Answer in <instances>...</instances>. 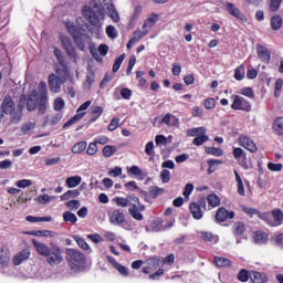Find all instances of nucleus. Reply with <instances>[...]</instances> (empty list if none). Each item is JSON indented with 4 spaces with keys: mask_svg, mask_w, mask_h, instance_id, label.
Masks as SVG:
<instances>
[{
    "mask_svg": "<svg viewBox=\"0 0 283 283\" xmlns=\"http://www.w3.org/2000/svg\"><path fill=\"white\" fill-rule=\"evenodd\" d=\"M206 202H208L209 207L216 208L220 207V197L216 193L208 195Z\"/></svg>",
    "mask_w": 283,
    "mask_h": 283,
    "instance_id": "32",
    "label": "nucleus"
},
{
    "mask_svg": "<svg viewBox=\"0 0 283 283\" xmlns=\"http://www.w3.org/2000/svg\"><path fill=\"white\" fill-rule=\"evenodd\" d=\"M256 54L263 63H269L271 61V51L262 44H256Z\"/></svg>",
    "mask_w": 283,
    "mask_h": 283,
    "instance_id": "19",
    "label": "nucleus"
},
{
    "mask_svg": "<svg viewBox=\"0 0 283 283\" xmlns=\"http://www.w3.org/2000/svg\"><path fill=\"white\" fill-rule=\"evenodd\" d=\"M66 30L73 36L75 44L77 45L78 50L81 52H85V36L81 31H78V28H76V24L73 22L66 23Z\"/></svg>",
    "mask_w": 283,
    "mask_h": 283,
    "instance_id": "9",
    "label": "nucleus"
},
{
    "mask_svg": "<svg viewBox=\"0 0 283 283\" xmlns=\"http://www.w3.org/2000/svg\"><path fill=\"white\" fill-rule=\"evenodd\" d=\"M201 239L203 242H212L216 244L218 242L219 238L218 235L213 234V232H200Z\"/></svg>",
    "mask_w": 283,
    "mask_h": 283,
    "instance_id": "31",
    "label": "nucleus"
},
{
    "mask_svg": "<svg viewBox=\"0 0 283 283\" xmlns=\"http://www.w3.org/2000/svg\"><path fill=\"white\" fill-rule=\"evenodd\" d=\"M235 182H237V191L239 196H247L244 191V184L242 182V177L238 174V170H234Z\"/></svg>",
    "mask_w": 283,
    "mask_h": 283,
    "instance_id": "28",
    "label": "nucleus"
},
{
    "mask_svg": "<svg viewBox=\"0 0 283 283\" xmlns=\"http://www.w3.org/2000/svg\"><path fill=\"white\" fill-rule=\"evenodd\" d=\"M15 187L19 189H25L28 187H32V180L30 179H21L15 182Z\"/></svg>",
    "mask_w": 283,
    "mask_h": 283,
    "instance_id": "56",
    "label": "nucleus"
},
{
    "mask_svg": "<svg viewBox=\"0 0 283 283\" xmlns=\"http://www.w3.org/2000/svg\"><path fill=\"white\" fill-rule=\"evenodd\" d=\"M214 264L218 266V269H224L227 266H231L233 263L231 260L222 256H216L214 258Z\"/></svg>",
    "mask_w": 283,
    "mask_h": 283,
    "instance_id": "27",
    "label": "nucleus"
},
{
    "mask_svg": "<svg viewBox=\"0 0 283 283\" xmlns=\"http://www.w3.org/2000/svg\"><path fill=\"white\" fill-rule=\"evenodd\" d=\"M106 34L109 39H116V36H118V33L116 32V27L108 25L106 28Z\"/></svg>",
    "mask_w": 283,
    "mask_h": 283,
    "instance_id": "60",
    "label": "nucleus"
},
{
    "mask_svg": "<svg viewBox=\"0 0 283 283\" xmlns=\"http://www.w3.org/2000/svg\"><path fill=\"white\" fill-rule=\"evenodd\" d=\"M282 6V0H270V12H277Z\"/></svg>",
    "mask_w": 283,
    "mask_h": 283,
    "instance_id": "59",
    "label": "nucleus"
},
{
    "mask_svg": "<svg viewBox=\"0 0 283 283\" xmlns=\"http://www.w3.org/2000/svg\"><path fill=\"white\" fill-rule=\"evenodd\" d=\"M27 222H52V217H34V216H28L25 218Z\"/></svg>",
    "mask_w": 283,
    "mask_h": 283,
    "instance_id": "41",
    "label": "nucleus"
},
{
    "mask_svg": "<svg viewBox=\"0 0 283 283\" xmlns=\"http://www.w3.org/2000/svg\"><path fill=\"white\" fill-rule=\"evenodd\" d=\"M25 235H35L36 238H55L56 232L52 230H31Z\"/></svg>",
    "mask_w": 283,
    "mask_h": 283,
    "instance_id": "22",
    "label": "nucleus"
},
{
    "mask_svg": "<svg viewBox=\"0 0 283 283\" xmlns=\"http://www.w3.org/2000/svg\"><path fill=\"white\" fill-rule=\"evenodd\" d=\"M160 266H163V259L153 256L146 260V266H144L142 271L145 275H149L151 271H156L157 269H160Z\"/></svg>",
    "mask_w": 283,
    "mask_h": 283,
    "instance_id": "12",
    "label": "nucleus"
},
{
    "mask_svg": "<svg viewBox=\"0 0 283 283\" xmlns=\"http://www.w3.org/2000/svg\"><path fill=\"white\" fill-rule=\"evenodd\" d=\"M255 242H260L264 244L269 241V235H266V232H256L254 237Z\"/></svg>",
    "mask_w": 283,
    "mask_h": 283,
    "instance_id": "55",
    "label": "nucleus"
},
{
    "mask_svg": "<svg viewBox=\"0 0 283 283\" xmlns=\"http://www.w3.org/2000/svg\"><path fill=\"white\" fill-rule=\"evenodd\" d=\"M115 203L117 207H129L128 213L132 216L134 220H137L138 222H142V220H145V217L143 216V211H145V205L140 203V199L134 195L127 196V198L123 197H116Z\"/></svg>",
    "mask_w": 283,
    "mask_h": 283,
    "instance_id": "2",
    "label": "nucleus"
},
{
    "mask_svg": "<svg viewBox=\"0 0 283 283\" xmlns=\"http://www.w3.org/2000/svg\"><path fill=\"white\" fill-rule=\"evenodd\" d=\"M32 244L39 255H42V258H48L51 247H48L45 243L39 242L36 239H32Z\"/></svg>",
    "mask_w": 283,
    "mask_h": 283,
    "instance_id": "20",
    "label": "nucleus"
},
{
    "mask_svg": "<svg viewBox=\"0 0 283 283\" xmlns=\"http://www.w3.org/2000/svg\"><path fill=\"white\" fill-rule=\"evenodd\" d=\"M149 30H137L133 33V36L130 38L135 43H138V41H140V39L147 36Z\"/></svg>",
    "mask_w": 283,
    "mask_h": 283,
    "instance_id": "47",
    "label": "nucleus"
},
{
    "mask_svg": "<svg viewBox=\"0 0 283 283\" xmlns=\"http://www.w3.org/2000/svg\"><path fill=\"white\" fill-rule=\"evenodd\" d=\"M48 105H50V97H48V84L43 81L40 82L38 91L33 90L27 98L28 112H35L43 116L48 112Z\"/></svg>",
    "mask_w": 283,
    "mask_h": 283,
    "instance_id": "1",
    "label": "nucleus"
},
{
    "mask_svg": "<svg viewBox=\"0 0 283 283\" xmlns=\"http://www.w3.org/2000/svg\"><path fill=\"white\" fill-rule=\"evenodd\" d=\"M74 240L77 243V245L80 247V249H82L83 251H90V244H87L85 239H83L81 237H74Z\"/></svg>",
    "mask_w": 283,
    "mask_h": 283,
    "instance_id": "51",
    "label": "nucleus"
},
{
    "mask_svg": "<svg viewBox=\"0 0 283 283\" xmlns=\"http://www.w3.org/2000/svg\"><path fill=\"white\" fill-rule=\"evenodd\" d=\"M272 129L277 136H283V117H279L273 122Z\"/></svg>",
    "mask_w": 283,
    "mask_h": 283,
    "instance_id": "29",
    "label": "nucleus"
},
{
    "mask_svg": "<svg viewBox=\"0 0 283 283\" xmlns=\"http://www.w3.org/2000/svg\"><path fill=\"white\" fill-rule=\"evenodd\" d=\"M238 143L240 147H243L251 154H255V151H258V145H255V142H253V139L247 135H240Z\"/></svg>",
    "mask_w": 283,
    "mask_h": 283,
    "instance_id": "13",
    "label": "nucleus"
},
{
    "mask_svg": "<svg viewBox=\"0 0 283 283\" xmlns=\"http://www.w3.org/2000/svg\"><path fill=\"white\" fill-rule=\"evenodd\" d=\"M209 140V135L206 134H199L197 135V137L193 138L192 140V145H195L196 147H202V145H205V143H208Z\"/></svg>",
    "mask_w": 283,
    "mask_h": 283,
    "instance_id": "30",
    "label": "nucleus"
},
{
    "mask_svg": "<svg viewBox=\"0 0 283 283\" xmlns=\"http://www.w3.org/2000/svg\"><path fill=\"white\" fill-rule=\"evenodd\" d=\"M233 103L231 104V109L239 112H250L251 102L240 95H231Z\"/></svg>",
    "mask_w": 283,
    "mask_h": 283,
    "instance_id": "10",
    "label": "nucleus"
},
{
    "mask_svg": "<svg viewBox=\"0 0 283 283\" xmlns=\"http://www.w3.org/2000/svg\"><path fill=\"white\" fill-rule=\"evenodd\" d=\"M242 96H247L248 98H255V93H253V88L251 87H243L241 90Z\"/></svg>",
    "mask_w": 283,
    "mask_h": 283,
    "instance_id": "64",
    "label": "nucleus"
},
{
    "mask_svg": "<svg viewBox=\"0 0 283 283\" xmlns=\"http://www.w3.org/2000/svg\"><path fill=\"white\" fill-rule=\"evenodd\" d=\"M116 151H117L116 146H112V145H106L102 149V154H103L104 158H112L114 156V154H116Z\"/></svg>",
    "mask_w": 283,
    "mask_h": 283,
    "instance_id": "36",
    "label": "nucleus"
},
{
    "mask_svg": "<svg viewBox=\"0 0 283 283\" xmlns=\"http://www.w3.org/2000/svg\"><path fill=\"white\" fill-rule=\"evenodd\" d=\"M206 154H209L210 156H222L223 151L220 148L217 147H206Z\"/></svg>",
    "mask_w": 283,
    "mask_h": 283,
    "instance_id": "53",
    "label": "nucleus"
},
{
    "mask_svg": "<svg viewBox=\"0 0 283 283\" xmlns=\"http://www.w3.org/2000/svg\"><path fill=\"white\" fill-rule=\"evenodd\" d=\"M101 6H108L107 11L111 14V19L118 23L120 21V17H118V11H116V8L114 7V3H112V0H97Z\"/></svg>",
    "mask_w": 283,
    "mask_h": 283,
    "instance_id": "16",
    "label": "nucleus"
},
{
    "mask_svg": "<svg viewBox=\"0 0 283 283\" xmlns=\"http://www.w3.org/2000/svg\"><path fill=\"white\" fill-rule=\"evenodd\" d=\"M104 108L103 106H94L91 111V118L88 123H96L99 116H103Z\"/></svg>",
    "mask_w": 283,
    "mask_h": 283,
    "instance_id": "24",
    "label": "nucleus"
},
{
    "mask_svg": "<svg viewBox=\"0 0 283 283\" xmlns=\"http://www.w3.org/2000/svg\"><path fill=\"white\" fill-rule=\"evenodd\" d=\"M205 108L206 109H214L216 108V98L213 97H208L205 103Z\"/></svg>",
    "mask_w": 283,
    "mask_h": 283,
    "instance_id": "62",
    "label": "nucleus"
},
{
    "mask_svg": "<svg viewBox=\"0 0 283 283\" xmlns=\"http://www.w3.org/2000/svg\"><path fill=\"white\" fill-rule=\"evenodd\" d=\"M60 41L62 43V48L65 50L69 56H76V50H74V46H72V41H70V38L62 35L60 36Z\"/></svg>",
    "mask_w": 283,
    "mask_h": 283,
    "instance_id": "21",
    "label": "nucleus"
},
{
    "mask_svg": "<svg viewBox=\"0 0 283 283\" xmlns=\"http://www.w3.org/2000/svg\"><path fill=\"white\" fill-rule=\"evenodd\" d=\"M86 154L88 156H96V154H98V146L94 142L90 143L86 148Z\"/></svg>",
    "mask_w": 283,
    "mask_h": 283,
    "instance_id": "52",
    "label": "nucleus"
},
{
    "mask_svg": "<svg viewBox=\"0 0 283 283\" xmlns=\"http://www.w3.org/2000/svg\"><path fill=\"white\" fill-rule=\"evenodd\" d=\"M235 218V212L229 211L224 207H220L216 212L217 222H227V220H233Z\"/></svg>",
    "mask_w": 283,
    "mask_h": 283,
    "instance_id": "14",
    "label": "nucleus"
},
{
    "mask_svg": "<svg viewBox=\"0 0 283 283\" xmlns=\"http://www.w3.org/2000/svg\"><path fill=\"white\" fill-rule=\"evenodd\" d=\"M244 231H247V226L243 222H237L233 226L234 235H244Z\"/></svg>",
    "mask_w": 283,
    "mask_h": 283,
    "instance_id": "43",
    "label": "nucleus"
},
{
    "mask_svg": "<svg viewBox=\"0 0 283 283\" xmlns=\"http://www.w3.org/2000/svg\"><path fill=\"white\" fill-rule=\"evenodd\" d=\"M66 261L74 273H81L85 269V254L74 249H66Z\"/></svg>",
    "mask_w": 283,
    "mask_h": 283,
    "instance_id": "3",
    "label": "nucleus"
},
{
    "mask_svg": "<svg viewBox=\"0 0 283 283\" xmlns=\"http://www.w3.org/2000/svg\"><path fill=\"white\" fill-rule=\"evenodd\" d=\"M145 154L146 156H150V158H154L156 156V151L154 150V142H148L146 144Z\"/></svg>",
    "mask_w": 283,
    "mask_h": 283,
    "instance_id": "54",
    "label": "nucleus"
},
{
    "mask_svg": "<svg viewBox=\"0 0 283 283\" xmlns=\"http://www.w3.org/2000/svg\"><path fill=\"white\" fill-rule=\"evenodd\" d=\"M226 10L231 14V17H234L239 21H247V15H244V13H242V11H240V9L232 2L226 3Z\"/></svg>",
    "mask_w": 283,
    "mask_h": 283,
    "instance_id": "15",
    "label": "nucleus"
},
{
    "mask_svg": "<svg viewBox=\"0 0 283 283\" xmlns=\"http://www.w3.org/2000/svg\"><path fill=\"white\" fill-rule=\"evenodd\" d=\"M245 67L244 64H241L234 70V78L235 81H244Z\"/></svg>",
    "mask_w": 283,
    "mask_h": 283,
    "instance_id": "40",
    "label": "nucleus"
},
{
    "mask_svg": "<svg viewBox=\"0 0 283 283\" xmlns=\"http://www.w3.org/2000/svg\"><path fill=\"white\" fill-rule=\"evenodd\" d=\"M65 206L69 209H71L72 211H76V209H78V207H81V201L73 199V200L66 201Z\"/></svg>",
    "mask_w": 283,
    "mask_h": 283,
    "instance_id": "58",
    "label": "nucleus"
},
{
    "mask_svg": "<svg viewBox=\"0 0 283 283\" xmlns=\"http://www.w3.org/2000/svg\"><path fill=\"white\" fill-rule=\"evenodd\" d=\"M63 220L64 222H72V224H76L78 218H76V214H74V212L65 211L63 213Z\"/></svg>",
    "mask_w": 283,
    "mask_h": 283,
    "instance_id": "46",
    "label": "nucleus"
},
{
    "mask_svg": "<svg viewBox=\"0 0 283 283\" xmlns=\"http://www.w3.org/2000/svg\"><path fill=\"white\" fill-rule=\"evenodd\" d=\"M261 220L269 227H282L283 211L280 208H275L271 212H263Z\"/></svg>",
    "mask_w": 283,
    "mask_h": 283,
    "instance_id": "6",
    "label": "nucleus"
},
{
    "mask_svg": "<svg viewBox=\"0 0 283 283\" xmlns=\"http://www.w3.org/2000/svg\"><path fill=\"white\" fill-rule=\"evenodd\" d=\"M53 107H54L55 112H62L65 107V101L62 97L55 98Z\"/></svg>",
    "mask_w": 283,
    "mask_h": 283,
    "instance_id": "50",
    "label": "nucleus"
},
{
    "mask_svg": "<svg viewBox=\"0 0 283 283\" xmlns=\"http://www.w3.org/2000/svg\"><path fill=\"white\" fill-rule=\"evenodd\" d=\"M87 149V142H80V143H76L71 151L72 154H83V151H85Z\"/></svg>",
    "mask_w": 283,
    "mask_h": 283,
    "instance_id": "35",
    "label": "nucleus"
},
{
    "mask_svg": "<svg viewBox=\"0 0 283 283\" xmlns=\"http://www.w3.org/2000/svg\"><path fill=\"white\" fill-rule=\"evenodd\" d=\"M150 191V198L153 200H156V198H158V196H163V193H165V188H160L158 186H151L149 188Z\"/></svg>",
    "mask_w": 283,
    "mask_h": 283,
    "instance_id": "39",
    "label": "nucleus"
},
{
    "mask_svg": "<svg viewBox=\"0 0 283 283\" xmlns=\"http://www.w3.org/2000/svg\"><path fill=\"white\" fill-rule=\"evenodd\" d=\"M94 143L96 145H107V143H109V137L105 135L97 136L94 138Z\"/></svg>",
    "mask_w": 283,
    "mask_h": 283,
    "instance_id": "61",
    "label": "nucleus"
},
{
    "mask_svg": "<svg viewBox=\"0 0 283 283\" xmlns=\"http://www.w3.org/2000/svg\"><path fill=\"white\" fill-rule=\"evenodd\" d=\"M250 280L252 283H268L269 276L264 272L251 271Z\"/></svg>",
    "mask_w": 283,
    "mask_h": 283,
    "instance_id": "23",
    "label": "nucleus"
},
{
    "mask_svg": "<svg viewBox=\"0 0 283 283\" xmlns=\"http://www.w3.org/2000/svg\"><path fill=\"white\" fill-rule=\"evenodd\" d=\"M25 260H30V250L28 249H24L18 252L12 259V264L14 266H19L20 264H23Z\"/></svg>",
    "mask_w": 283,
    "mask_h": 283,
    "instance_id": "18",
    "label": "nucleus"
},
{
    "mask_svg": "<svg viewBox=\"0 0 283 283\" xmlns=\"http://www.w3.org/2000/svg\"><path fill=\"white\" fill-rule=\"evenodd\" d=\"M199 134H207V128L205 126H201V127H197V128H189L187 132H186V135L187 136H190V137H198Z\"/></svg>",
    "mask_w": 283,
    "mask_h": 283,
    "instance_id": "33",
    "label": "nucleus"
},
{
    "mask_svg": "<svg viewBox=\"0 0 283 283\" xmlns=\"http://www.w3.org/2000/svg\"><path fill=\"white\" fill-rule=\"evenodd\" d=\"M202 209L207 211V198L205 197H201L197 201L190 202L189 205L190 213L195 220H202L205 217Z\"/></svg>",
    "mask_w": 283,
    "mask_h": 283,
    "instance_id": "8",
    "label": "nucleus"
},
{
    "mask_svg": "<svg viewBox=\"0 0 283 283\" xmlns=\"http://www.w3.org/2000/svg\"><path fill=\"white\" fill-rule=\"evenodd\" d=\"M218 165H222V161L218 160V159H209L208 160V174L209 175L213 174V171H216Z\"/></svg>",
    "mask_w": 283,
    "mask_h": 283,
    "instance_id": "49",
    "label": "nucleus"
},
{
    "mask_svg": "<svg viewBox=\"0 0 283 283\" xmlns=\"http://www.w3.org/2000/svg\"><path fill=\"white\" fill-rule=\"evenodd\" d=\"M83 116H85V112L84 113H77L76 115H74L71 119H69L65 124L64 127H71V125H74L75 123H78V120H81L83 118Z\"/></svg>",
    "mask_w": 283,
    "mask_h": 283,
    "instance_id": "48",
    "label": "nucleus"
},
{
    "mask_svg": "<svg viewBox=\"0 0 283 283\" xmlns=\"http://www.w3.org/2000/svg\"><path fill=\"white\" fill-rule=\"evenodd\" d=\"M63 249L55 243H51V250L46 254V262L50 266H59L63 264Z\"/></svg>",
    "mask_w": 283,
    "mask_h": 283,
    "instance_id": "7",
    "label": "nucleus"
},
{
    "mask_svg": "<svg viewBox=\"0 0 283 283\" xmlns=\"http://www.w3.org/2000/svg\"><path fill=\"white\" fill-rule=\"evenodd\" d=\"M108 220L111 224H114L115 227H123V224L127 223V220L125 219V212L120 209H116L113 212L108 214Z\"/></svg>",
    "mask_w": 283,
    "mask_h": 283,
    "instance_id": "11",
    "label": "nucleus"
},
{
    "mask_svg": "<svg viewBox=\"0 0 283 283\" xmlns=\"http://www.w3.org/2000/svg\"><path fill=\"white\" fill-rule=\"evenodd\" d=\"M238 280L239 282H247L248 280H251V271L247 269H241L238 273Z\"/></svg>",
    "mask_w": 283,
    "mask_h": 283,
    "instance_id": "42",
    "label": "nucleus"
},
{
    "mask_svg": "<svg viewBox=\"0 0 283 283\" xmlns=\"http://www.w3.org/2000/svg\"><path fill=\"white\" fill-rule=\"evenodd\" d=\"M8 262H10V254H8V251L1 249L0 250V266H8Z\"/></svg>",
    "mask_w": 283,
    "mask_h": 283,
    "instance_id": "45",
    "label": "nucleus"
},
{
    "mask_svg": "<svg viewBox=\"0 0 283 283\" xmlns=\"http://www.w3.org/2000/svg\"><path fill=\"white\" fill-rule=\"evenodd\" d=\"M82 14L84 17V19H86V21H88V23L91 25H93V29H91V32L94 34L95 32H99L101 28H103V22H101V14H103V12L101 11H94V9H92L91 7L85 6L82 10Z\"/></svg>",
    "mask_w": 283,
    "mask_h": 283,
    "instance_id": "4",
    "label": "nucleus"
},
{
    "mask_svg": "<svg viewBox=\"0 0 283 283\" xmlns=\"http://www.w3.org/2000/svg\"><path fill=\"white\" fill-rule=\"evenodd\" d=\"M82 180L83 178H81V176L67 177L65 185L69 189H74V187H78V185H81Z\"/></svg>",
    "mask_w": 283,
    "mask_h": 283,
    "instance_id": "25",
    "label": "nucleus"
},
{
    "mask_svg": "<svg viewBox=\"0 0 283 283\" xmlns=\"http://www.w3.org/2000/svg\"><path fill=\"white\" fill-rule=\"evenodd\" d=\"M270 24L272 30H275V31L280 30L282 28V17L277 14L272 17L270 20Z\"/></svg>",
    "mask_w": 283,
    "mask_h": 283,
    "instance_id": "38",
    "label": "nucleus"
},
{
    "mask_svg": "<svg viewBox=\"0 0 283 283\" xmlns=\"http://www.w3.org/2000/svg\"><path fill=\"white\" fill-rule=\"evenodd\" d=\"M242 211L247 213V216H250V218H253V216H258L260 220H262L261 216H264V212H260V210L249 207H243Z\"/></svg>",
    "mask_w": 283,
    "mask_h": 283,
    "instance_id": "37",
    "label": "nucleus"
},
{
    "mask_svg": "<svg viewBox=\"0 0 283 283\" xmlns=\"http://www.w3.org/2000/svg\"><path fill=\"white\" fill-rule=\"evenodd\" d=\"M232 155H233V158H235V160H240L242 156H247V154H244V150L240 147L233 148Z\"/></svg>",
    "mask_w": 283,
    "mask_h": 283,
    "instance_id": "63",
    "label": "nucleus"
},
{
    "mask_svg": "<svg viewBox=\"0 0 283 283\" xmlns=\"http://www.w3.org/2000/svg\"><path fill=\"white\" fill-rule=\"evenodd\" d=\"M78 196H81V191H78L77 189H74V190H67L60 198L63 202H65L70 200V198H78Z\"/></svg>",
    "mask_w": 283,
    "mask_h": 283,
    "instance_id": "34",
    "label": "nucleus"
},
{
    "mask_svg": "<svg viewBox=\"0 0 283 283\" xmlns=\"http://www.w3.org/2000/svg\"><path fill=\"white\" fill-rule=\"evenodd\" d=\"M49 90L53 94H59L61 92V77L56 74L49 75Z\"/></svg>",
    "mask_w": 283,
    "mask_h": 283,
    "instance_id": "17",
    "label": "nucleus"
},
{
    "mask_svg": "<svg viewBox=\"0 0 283 283\" xmlns=\"http://www.w3.org/2000/svg\"><path fill=\"white\" fill-rule=\"evenodd\" d=\"M158 23V14L151 13L144 22L143 30H147V28H154Z\"/></svg>",
    "mask_w": 283,
    "mask_h": 283,
    "instance_id": "26",
    "label": "nucleus"
},
{
    "mask_svg": "<svg viewBox=\"0 0 283 283\" xmlns=\"http://www.w3.org/2000/svg\"><path fill=\"white\" fill-rule=\"evenodd\" d=\"M160 178L161 182H164V185H167V182L171 180V172L168 169H164L160 172Z\"/></svg>",
    "mask_w": 283,
    "mask_h": 283,
    "instance_id": "57",
    "label": "nucleus"
},
{
    "mask_svg": "<svg viewBox=\"0 0 283 283\" xmlns=\"http://www.w3.org/2000/svg\"><path fill=\"white\" fill-rule=\"evenodd\" d=\"M128 176H136L137 178H140L143 180V170L138 166H132L130 168H127Z\"/></svg>",
    "mask_w": 283,
    "mask_h": 283,
    "instance_id": "44",
    "label": "nucleus"
},
{
    "mask_svg": "<svg viewBox=\"0 0 283 283\" xmlns=\"http://www.w3.org/2000/svg\"><path fill=\"white\" fill-rule=\"evenodd\" d=\"M15 109H17V106L14 104V101L10 95H7L2 101L1 111L8 116H11L12 123H19V120L23 118V113H21V111L15 112Z\"/></svg>",
    "mask_w": 283,
    "mask_h": 283,
    "instance_id": "5",
    "label": "nucleus"
}]
</instances>
